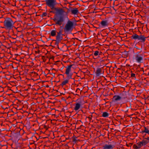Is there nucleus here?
<instances>
[{
    "label": "nucleus",
    "instance_id": "f257e3e1",
    "mask_svg": "<svg viewBox=\"0 0 149 149\" xmlns=\"http://www.w3.org/2000/svg\"><path fill=\"white\" fill-rule=\"evenodd\" d=\"M14 23L11 18H6L3 22V28L6 30L12 29L14 27Z\"/></svg>",
    "mask_w": 149,
    "mask_h": 149
},
{
    "label": "nucleus",
    "instance_id": "f03ea898",
    "mask_svg": "<svg viewBox=\"0 0 149 149\" xmlns=\"http://www.w3.org/2000/svg\"><path fill=\"white\" fill-rule=\"evenodd\" d=\"M73 22L70 20H68L64 28V32H65L69 31L71 32L73 30Z\"/></svg>",
    "mask_w": 149,
    "mask_h": 149
},
{
    "label": "nucleus",
    "instance_id": "7ed1b4c3",
    "mask_svg": "<svg viewBox=\"0 0 149 149\" xmlns=\"http://www.w3.org/2000/svg\"><path fill=\"white\" fill-rule=\"evenodd\" d=\"M53 20L55 22V24L59 26L61 25L64 21V17L62 15L54 16Z\"/></svg>",
    "mask_w": 149,
    "mask_h": 149
},
{
    "label": "nucleus",
    "instance_id": "20e7f679",
    "mask_svg": "<svg viewBox=\"0 0 149 149\" xmlns=\"http://www.w3.org/2000/svg\"><path fill=\"white\" fill-rule=\"evenodd\" d=\"M52 10L51 12L56 14V15H62L64 13L63 10L60 8L55 7V6L50 8Z\"/></svg>",
    "mask_w": 149,
    "mask_h": 149
},
{
    "label": "nucleus",
    "instance_id": "39448f33",
    "mask_svg": "<svg viewBox=\"0 0 149 149\" xmlns=\"http://www.w3.org/2000/svg\"><path fill=\"white\" fill-rule=\"evenodd\" d=\"M45 1L46 5L50 8L55 6L57 4L56 0H45Z\"/></svg>",
    "mask_w": 149,
    "mask_h": 149
},
{
    "label": "nucleus",
    "instance_id": "423d86ee",
    "mask_svg": "<svg viewBox=\"0 0 149 149\" xmlns=\"http://www.w3.org/2000/svg\"><path fill=\"white\" fill-rule=\"evenodd\" d=\"M140 52H138L136 55L135 60L137 62L141 63L143 61V56L142 54H139Z\"/></svg>",
    "mask_w": 149,
    "mask_h": 149
},
{
    "label": "nucleus",
    "instance_id": "0eeeda50",
    "mask_svg": "<svg viewBox=\"0 0 149 149\" xmlns=\"http://www.w3.org/2000/svg\"><path fill=\"white\" fill-rule=\"evenodd\" d=\"M109 22L108 19H105L103 20V30L108 28Z\"/></svg>",
    "mask_w": 149,
    "mask_h": 149
},
{
    "label": "nucleus",
    "instance_id": "6e6552de",
    "mask_svg": "<svg viewBox=\"0 0 149 149\" xmlns=\"http://www.w3.org/2000/svg\"><path fill=\"white\" fill-rule=\"evenodd\" d=\"M74 105V110L76 111L79 110L81 106V104L79 103H76Z\"/></svg>",
    "mask_w": 149,
    "mask_h": 149
},
{
    "label": "nucleus",
    "instance_id": "1a4fd4ad",
    "mask_svg": "<svg viewBox=\"0 0 149 149\" xmlns=\"http://www.w3.org/2000/svg\"><path fill=\"white\" fill-rule=\"evenodd\" d=\"M107 39L106 36H103V41L104 40V41L103 42V48L104 47L106 48H108L109 47V42H108L107 44L106 43V40Z\"/></svg>",
    "mask_w": 149,
    "mask_h": 149
},
{
    "label": "nucleus",
    "instance_id": "9d476101",
    "mask_svg": "<svg viewBox=\"0 0 149 149\" xmlns=\"http://www.w3.org/2000/svg\"><path fill=\"white\" fill-rule=\"evenodd\" d=\"M102 67L98 68L97 69L96 74L97 76H99L102 73Z\"/></svg>",
    "mask_w": 149,
    "mask_h": 149
},
{
    "label": "nucleus",
    "instance_id": "9b49d317",
    "mask_svg": "<svg viewBox=\"0 0 149 149\" xmlns=\"http://www.w3.org/2000/svg\"><path fill=\"white\" fill-rule=\"evenodd\" d=\"M62 36L63 35L57 34L55 41L58 43L61 42L63 39ZM57 44H58V43Z\"/></svg>",
    "mask_w": 149,
    "mask_h": 149
},
{
    "label": "nucleus",
    "instance_id": "f8f14e48",
    "mask_svg": "<svg viewBox=\"0 0 149 149\" xmlns=\"http://www.w3.org/2000/svg\"><path fill=\"white\" fill-rule=\"evenodd\" d=\"M113 146L110 144L109 143L108 144H105L103 146L104 149H113Z\"/></svg>",
    "mask_w": 149,
    "mask_h": 149
},
{
    "label": "nucleus",
    "instance_id": "ddd939ff",
    "mask_svg": "<svg viewBox=\"0 0 149 149\" xmlns=\"http://www.w3.org/2000/svg\"><path fill=\"white\" fill-rule=\"evenodd\" d=\"M146 38L147 37L141 35L139 36L138 40H140L142 42H145Z\"/></svg>",
    "mask_w": 149,
    "mask_h": 149
},
{
    "label": "nucleus",
    "instance_id": "4468645a",
    "mask_svg": "<svg viewBox=\"0 0 149 149\" xmlns=\"http://www.w3.org/2000/svg\"><path fill=\"white\" fill-rule=\"evenodd\" d=\"M141 142V144H143V146L145 145L147 143L149 142V137L147 138H145L142 140Z\"/></svg>",
    "mask_w": 149,
    "mask_h": 149
},
{
    "label": "nucleus",
    "instance_id": "2eb2a0df",
    "mask_svg": "<svg viewBox=\"0 0 149 149\" xmlns=\"http://www.w3.org/2000/svg\"><path fill=\"white\" fill-rule=\"evenodd\" d=\"M71 13L74 15H77L79 13V10L77 8H74L71 10Z\"/></svg>",
    "mask_w": 149,
    "mask_h": 149
},
{
    "label": "nucleus",
    "instance_id": "dca6fc26",
    "mask_svg": "<svg viewBox=\"0 0 149 149\" xmlns=\"http://www.w3.org/2000/svg\"><path fill=\"white\" fill-rule=\"evenodd\" d=\"M72 66V65H70L66 67V69L65 73H72L71 72V68Z\"/></svg>",
    "mask_w": 149,
    "mask_h": 149
},
{
    "label": "nucleus",
    "instance_id": "f3484780",
    "mask_svg": "<svg viewBox=\"0 0 149 149\" xmlns=\"http://www.w3.org/2000/svg\"><path fill=\"white\" fill-rule=\"evenodd\" d=\"M144 130L141 131V132L143 134L144 133H146L149 134V130L148 127H144Z\"/></svg>",
    "mask_w": 149,
    "mask_h": 149
},
{
    "label": "nucleus",
    "instance_id": "a211bd4d",
    "mask_svg": "<svg viewBox=\"0 0 149 149\" xmlns=\"http://www.w3.org/2000/svg\"><path fill=\"white\" fill-rule=\"evenodd\" d=\"M67 76V79H72V75L73 73H65Z\"/></svg>",
    "mask_w": 149,
    "mask_h": 149
},
{
    "label": "nucleus",
    "instance_id": "6ab92c4d",
    "mask_svg": "<svg viewBox=\"0 0 149 149\" xmlns=\"http://www.w3.org/2000/svg\"><path fill=\"white\" fill-rule=\"evenodd\" d=\"M139 36L135 34L133 35L131 37L132 39H133L135 40H138Z\"/></svg>",
    "mask_w": 149,
    "mask_h": 149
},
{
    "label": "nucleus",
    "instance_id": "aec40b11",
    "mask_svg": "<svg viewBox=\"0 0 149 149\" xmlns=\"http://www.w3.org/2000/svg\"><path fill=\"white\" fill-rule=\"evenodd\" d=\"M121 97L119 95H115L113 96V99L115 101H117L121 99Z\"/></svg>",
    "mask_w": 149,
    "mask_h": 149
},
{
    "label": "nucleus",
    "instance_id": "412c9836",
    "mask_svg": "<svg viewBox=\"0 0 149 149\" xmlns=\"http://www.w3.org/2000/svg\"><path fill=\"white\" fill-rule=\"evenodd\" d=\"M110 8L109 7H104L103 8V11H105L106 13H109L110 11Z\"/></svg>",
    "mask_w": 149,
    "mask_h": 149
},
{
    "label": "nucleus",
    "instance_id": "4be33fe9",
    "mask_svg": "<svg viewBox=\"0 0 149 149\" xmlns=\"http://www.w3.org/2000/svg\"><path fill=\"white\" fill-rule=\"evenodd\" d=\"M56 31L55 30H53L51 32V35L52 36H54L56 35Z\"/></svg>",
    "mask_w": 149,
    "mask_h": 149
},
{
    "label": "nucleus",
    "instance_id": "5701e85b",
    "mask_svg": "<svg viewBox=\"0 0 149 149\" xmlns=\"http://www.w3.org/2000/svg\"><path fill=\"white\" fill-rule=\"evenodd\" d=\"M109 115V113L107 112H103V117L105 118L108 117Z\"/></svg>",
    "mask_w": 149,
    "mask_h": 149
},
{
    "label": "nucleus",
    "instance_id": "b1692460",
    "mask_svg": "<svg viewBox=\"0 0 149 149\" xmlns=\"http://www.w3.org/2000/svg\"><path fill=\"white\" fill-rule=\"evenodd\" d=\"M104 105L105 107H107L108 108L109 107V105H110V102L109 101H107L105 102V103H103V105Z\"/></svg>",
    "mask_w": 149,
    "mask_h": 149
},
{
    "label": "nucleus",
    "instance_id": "393cba45",
    "mask_svg": "<svg viewBox=\"0 0 149 149\" xmlns=\"http://www.w3.org/2000/svg\"><path fill=\"white\" fill-rule=\"evenodd\" d=\"M68 80L69 79H67L63 81L61 85L63 86L66 85V84H67L68 83Z\"/></svg>",
    "mask_w": 149,
    "mask_h": 149
},
{
    "label": "nucleus",
    "instance_id": "a878e982",
    "mask_svg": "<svg viewBox=\"0 0 149 149\" xmlns=\"http://www.w3.org/2000/svg\"><path fill=\"white\" fill-rule=\"evenodd\" d=\"M141 142H140L137 143V145L139 149L142 146H143V144H141Z\"/></svg>",
    "mask_w": 149,
    "mask_h": 149
},
{
    "label": "nucleus",
    "instance_id": "bb28decb",
    "mask_svg": "<svg viewBox=\"0 0 149 149\" xmlns=\"http://www.w3.org/2000/svg\"><path fill=\"white\" fill-rule=\"evenodd\" d=\"M107 53L106 52H105L104 54H103V55H104V56H105V59H106V58H108L107 56ZM105 60L107 61V59H103V63L104 62V61H105Z\"/></svg>",
    "mask_w": 149,
    "mask_h": 149
},
{
    "label": "nucleus",
    "instance_id": "cd10ccee",
    "mask_svg": "<svg viewBox=\"0 0 149 149\" xmlns=\"http://www.w3.org/2000/svg\"><path fill=\"white\" fill-rule=\"evenodd\" d=\"M63 32V30L61 29H59V31L58 32H57V34L63 35L62 34Z\"/></svg>",
    "mask_w": 149,
    "mask_h": 149
},
{
    "label": "nucleus",
    "instance_id": "c85d7f7f",
    "mask_svg": "<svg viewBox=\"0 0 149 149\" xmlns=\"http://www.w3.org/2000/svg\"><path fill=\"white\" fill-rule=\"evenodd\" d=\"M104 132L105 133L107 134V138H108V131L107 130H106L105 129H103V132Z\"/></svg>",
    "mask_w": 149,
    "mask_h": 149
},
{
    "label": "nucleus",
    "instance_id": "c756f323",
    "mask_svg": "<svg viewBox=\"0 0 149 149\" xmlns=\"http://www.w3.org/2000/svg\"><path fill=\"white\" fill-rule=\"evenodd\" d=\"M133 148L134 149H138L139 148L137 147V146L136 144H134L133 146Z\"/></svg>",
    "mask_w": 149,
    "mask_h": 149
},
{
    "label": "nucleus",
    "instance_id": "7c9ffc66",
    "mask_svg": "<svg viewBox=\"0 0 149 149\" xmlns=\"http://www.w3.org/2000/svg\"><path fill=\"white\" fill-rule=\"evenodd\" d=\"M98 53L99 52L98 51H96L95 52L94 54L95 56H96L98 55Z\"/></svg>",
    "mask_w": 149,
    "mask_h": 149
},
{
    "label": "nucleus",
    "instance_id": "2f4dec72",
    "mask_svg": "<svg viewBox=\"0 0 149 149\" xmlns=\"http://www.w3.org/2000/svg\"><path fill=\"white\" fill-rule=\"evenodd\" d=\"M109 101V100L107 98H103V103H105V102Z\"/></svg>",
    "mask_w": 149,
    "mask_h": 149
},
{
    "label": "nucleus",
    "instance_id": "473e14b6",
    "mask_svg": "<svg viewBox=\"0 0 149 149\" xmlns=\"http://www.w3.org/2000/svg\"><path fill=\"white\" fill-rule=\"evenodd\" d=\"M47 13H45L44 12L42 13V17H44V16H45L47 15Z\"/></svg>",
    "mask_w": 149,
    "mask_h": 149
},
{
    "label": "nucleus",
    "instance_id": "72a5a7b5",
    "mask_svg": "<svg viewBox=\"0 0 149 149\" xmlns=\"http://www.w3.org/2000/svg\"><path fill=\"white\" fill-rule=\"evenodd\" d=\"M131 77H134L136 79L135 74L134 73H132L131 74Z\"/></svg>",
    "mask_w": 149,
    "mask_h": 149
},
{
    "label": "nucleus",
    "instance_id": "f704fd0d",
    "mask_svg": "<svg viewBox=\"0 0 149 149\" xmlns=\"http://www.w3.org/2000/svg\"><path fill=\"white\" fill-rule=\"evenodd\" d=\"M107 66L106 65H104L103 66V70H105L107 68Z\"/></svg>",
    "mask_w": 149,
    "mask_h": 149
},
{
    "label": "nucleus",
    "instance_id": "c9c22d12",
    "mask_svg": "<svg viewBox=\"0 0 149 149\" xmlns=\"http://www.w3.org/2000/svg\"><path fill=\"white\" fill-rule=\"evenodd\" d=\"M126 146H132V143H130L128 145L127 144Z\"/></svg>",
    "mask_w": 149,
    "mask_h": 149
},
{
    "label": "nucleus",
    "instance_id": "e433bc0d",
    "mask_svg": "<svg viewBox=\"0 0 149 149\" xmlns=\"http://www.w3.org/2000/svg\"><path fill=\"white\" fill-rule=\"evenodd\" d=\"M106 81V82H107V79L104 76H103V79H104Z\"/></svg>",
    "mask_w": 149,
    "mask_h": 149
},
{
    "label": "nucleus",
    "instance_id": "4c0bfd02",
    "mask_svg": "<svg viewBox=\"0 0 149 149\" xmlns=\"http://www.w3.org/2000/svg\"><path fill=\"white\" fill-rule=\"evenodd\" d=\"M136 48L137 49H140V50H142V46H141V48H139L138 47H136Z\"/></svg>",
    "mask_w": 149,
    "mask_h": 149
},
{
    "label": "nucleus",
    "instance_id": "58836bf2",
    "mask_svg": "<svg viewBox=\"0 0 149 149\" xmlns=\"http://www.w3.org/2000/svg\"><path fill=\"white\" fill-rule=\"evenodd\" d=\"M107 108V107H105V105L103 106V109H105Z\"/></svg>",
    "mask_w": 149,
    "mask_h": 149
},
{
    "label": "nucleus",
    "instance_id": "ea45409f",
    "mask_svg": "<svg viewBox=\"0 0 149 149\" xmlns=\"http://www.w3.org/2000/svg\"><path fill=\"white\" fill-rule=\"evenodd\" d=\"M101 25H102V23H103V22H102V21L101 22Z\"/></svg>",
    "mask_w": 149,
    "mask_h": 149
},
{
    "label": "nucleus",
    "instance_id": "a19ab883",
    "mask_svg": "<svg viewBox=\"0 0 149 149\" xmlns=\"http://www.w3.org/2000/svg\"><path fill=\"white\" fill-rule=\"evenodd\" d=\"M39 52H40L39 51H38L37 52H38V53H39Z\"/></svg>",
    "mask_w": 149,
    "mask_h": 149
},
{
    "label": "nucleus",
    "instance_id": "79ce46f5",
    "mask_svg": "<svg viewBox=\"0 0 149 149\" xmlns=\"http://www.w3.org/2000/svg\"><path fill=\"white\" fill-rule=\"evenodd\" d=\"M105 3V4H106V3H104H104H103H103Z\"/></svg>",
    "mask_w": 149,
    "mask_h": 149
},
{
    "label": "nucleus",
    "instance_id": "37998d69",
    "mask_svg": "<svg viewBox=\"0 0 149 149\" xmlns=\"http://www.w3.org/2000/svg\"><path fill=\"white\" fill-rule=\"evenodd\" d=\"M104 71H103V73H104Z\"/></svg>",
    "mask_w": 149,
    "mask_h": 149
},
{
    "label": "nucleus",
    "instance_id": "c03bdc74",
    "mask_svg": "<svg viewBox=\"0 0 149 149\" xmlns=\"http://www.w3.org/2000/svg\"><path fill=\"white\" fill-rule=\"evenodd\" d=\"M13 38V39H15V38Z\"/></svg>",
    "mask_w": 149,
    "mask_h": 149
},
{
    "label": "nucleus",
    "instance_id": "a18cd8bd",
    "mask_svg": "<svg viewBox=\"0 0 149 149\" xmlns=\"http://www.w3.org/2000/svg\"><path fill=\"white\" fill-rule=\"evenodd\" d=\"M104 49L103 48V50ZM103 52H104V51H103Z\"/></svg>",
    "mask_w": 149,
    "mask_h": 149
}]
</instances>
